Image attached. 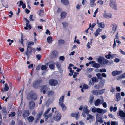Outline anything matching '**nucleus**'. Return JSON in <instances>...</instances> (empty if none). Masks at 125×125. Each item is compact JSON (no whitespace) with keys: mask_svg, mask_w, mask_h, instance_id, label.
Here are the masks:
<instances>
[{"mask_svg":"<svg viewBox=\"0 0 125 125\" xmlns=\"http://www.w3.org/2000/svg\"><path fill=\"white\" fill-rule=\"evenodd\" d=\"M94 87L95 89H99L100 88V86L98 84H95L94 86Z\"/></svg>","mask_w":125,"mask_h":125,"instance_id":"3c124183","label":"nucleus"},{"mask_svg":"<svg viewBox=\"0 0 125 125\" xmlns=\"http://www.w3.org/2000/svg\"><path fill=\"white\" fill-rule=\"evenodd\" d=\"M98 90L99 94H102L105 92V89H104Z\"/></svg>","mask_w":125,"mask_h":125,"instance_id":"c85d7f7f","label":"nucleus"},{"mask_svg":"<svg viewBox=\"0 0 125 125\" xmlns=\"http://www.w3.org/2000/svg\"><path fill=\"white\" fill-rule=\"evenodd\" d=\"M43 113V112L42 111H40L37 114L36 117H37L40 118L41 116Z\"/></svg>","mask_w":125,"mask_h":125,"instance_id":"2f4dec72","label":"nucleus"},{"mask_svg":"<svg viewBox=\"0 0 125 125\" xmlns=\"http://www.w3.org/2000/svg\"><path fill=\"white\" fill-rule=\"evenodd\" d=\"M92 117V116L90 115H89L87 116V120H89Z\"/></svg>","mask_w":125,"mask_h":125,"instance_id":"338daca9","label":"nucleus"},{"mask_svg":"<svg viewBox=\"0 0 125 125\" xmlns=\"http://www.w3.org/2000/svg\"><path fill=\"white\" fill-rule=\"evenodd\" d=\"M59 106L61 107L62 111H65L67 110V108L63 103L59 104Z\"/></svg>","mask_w":125,"mask_h":125,"instance_id":"f3484780","label":"nucleus"},{"mask_svg":"<svg viewBox=\"0 0 125 125\" xmlns=\"http://www.w3.org/2000/svg\"><path fill=\"white\" fill-rule=\"evenodd\" d=\"M47 68V67L46 65H42L41 67V69L42 70H46Z\"/></svg>","mask_w":125,"mask_h":125,"instance_id":"49530a36","label":"nucleus"},{"mask_svg":"<svg viewBox=\"0 0 125 125\" xmlns=\"http://www.w3.org/2000/svg\"><path fill=\"white\" fill-rule=\"evenodd\" d=\"M119 115L122 118V120L124 121V125H125V113L122 111H120L119 112Z\"/></svg>","mask_w":125,"mask_h":125,"instance_id":"20e7f679","label":"nucleus"},{"mask_svg":"<svg viewBox=\"0 0 125 125\" xmlns=\"http://www.w3.org/2000/svg\"><path fill=\"white\" fill-rule=\"evenodd\" d=\"M81 5L80 4H78L77 5L76 8L78 9H80L81 8Z\"/></svg>","mask_w":125,"mask_h":125,"instance_id":"680f3d73","label":"nucleus"},{"mask_svg":"<svg viewBox=\"0 0 125 125\" xmlns=\"http://www.w3.org/2000/svg\"><path fill=\"white\" fill-rule=\"evenodd\" d=\"M54 93L53 91H50L47 93V94L48 96H51L53 95Z\"/></svg>","mask_w":125,"mask_h":125,"instance_id":"c9c22d12","label":"nucleus"},{"mask_svg":"<svg viewBox=\"0 0 125 125\" xmlns=\"http://www.w3.org/2000/svg\"><path fill=\"white\" fill-rule=\"evenodd\" d=\"M123 78H125V75L124 73L119 76L117 77V79L118 80Z\"/></svg>","mask_w":125,"mask_h":125,"instance_id":"f704fd0d","label":"nucleus"},{"mask_svg":"<svg viewBox=\"0 0 125 125\" xmlns=\"http://www.w3.org/2000/svg\"><path fill=\"white\" fill-rule=\"evenodd\" d=\"M42 90L43 91V93L45 94L46 93V91L48 90L49 89V86L48 85H44L41 87Z\"/></svg>","mask_w":125,"mask_h":125,"instance_id":"0eeeda50","label":"nucleus"},{"mask_svg":"<svg viewBox=\"0 0 125 125\" xmlns=\"http://www.w3.org/2000/svg\"><path fill=\"white\" fill-rule=\"evenodd\" d=\"M57 68L58 69H59L61 66V65L58 62H57L56 64Z\"/></svg>","mask_w":125,"mask_h":125,"instance_id":"bf43d9fd","label":"nucleus"},{"mask_svg":"<svg viewBox=\"0 0 125 125\" xmlns=\"http://www.w3.org/2000/svg\"><path fill=\"white\" fill-rule=\"evenodd\" d=\"M97 24H98V26L99 27L103 28H104L105 25L103 22L99 23L98 21L97 20Z\"/></svg>","mask_w":125,"mask_h":125,"instance_id":"f8f14e48","label":"nucleus"},{"mask_svg":"<svg viewBox=\"0 0 125 125\" xmlns=\"http://www.w3.org/2000/svg\"><path fill=\"white\" fill-rule=\"evenodd\" d=\"M4 85L5 86L3 88L4 90L5 91H8L9 89V87L8 86L7 84L6 83Z\"/></svg>","mask_w":125,"mask_h":125,"instance_id":"e433bc0d","label":"nucleus"},{"mask_svg":"<svg viewBox=\"0 0 125 125\" xmlns=\"http://www.w3.org/2000/svg\"><path fill=\"white\" fill-rule=\"evenodd\" d=\"M104 100H101L100 99H98L96 100L94 103V105L95 106H97L99 104H101L104 102Z\"/></svg>","mask_w":125,"mask_h":125,"instance_id":"9d476101","label":"nucleus"},{"mask_svg":"<svg viewBox=\"0 0 125 125\" xmlns=\"http://www.w3.org/2000/svg\"><path fill=\"white\" fill-rule=\"evenodd\" d=\"M83 112L87 114L89 113V110L87 109V106L86 105H85L84 106Z\"/></svg>","mask_w":125,"mask_h":125,"instance_id":"dca6fc26","label":"nucleus"},{"mask_svg":"<svg viewBox=\"0 0 125 125\" xmlns=\"http://www.w3.org/2000/svg\"><path fill=\"white\" fill-rule=\"evenodd\" d=\"M29 115V112L28 110L24 111L23 113V116L24 117H26Z\"/></svg>","mask_w":125,"mask_h":125,"instance_id":"ddd939ff","label":"nucleus"},{"mask_svg":"<svg viewBox=\"0 0 125 125\" xmlns=\"http://www.w3.org/2000/svg\"><path fill=\"white\" fill-rule=\"evenodd\" d=\"M104 59V57L100 56L99 58L97 59V61L99 63L102 64Z\"/></svg>","mask_w":125,"mask_h":125,"instance_id":"a211bd4d","label":"nucleus"},{"mask_svg":"<svg viewBox=\"0 0 125 125\" xmlns=\"http://www.w3.org/2000/svg\"><path fill=\"white\" fill-rule=\"evenodd\" d=\"M96 0H90V4L91 7H93L96 5L94 2Z\"/></svg>","mask_w":125,"mask_h":125,"instance_id":"412c9836","label":"nucleus"},{"mask_svg":"<svg viewBox=\"0 0 125 125\" xmlns=\"http://www.w3.org/2000/svg\"><path fill=\"white\" fill-rule=\"evenodd\" d=\"M51 108H48L45 111V112L43 113V115L47 114L51 110Z\"/></svg>","mask_w":125,"mask_h":125,"instance_id":"ea45409f","label":"nucleus"},{"mask_svg":"<svg viewBox=\"0 0 125 125\" xmlns=\"http://www.w3.org/2000/svg\"><path fill=\"white\" fill-rule=\"evenodd\" d=\"M108 62V61L106 59H104H104L103 63L102 64H106Z\"/></svg>","mask_w":125,"mask_h":125,"instance_id":"79ce46f5","label":"nucleus"},{"mask_svg":"<svg viewBox=\"0 0 125 125\" xmlns=\"http://www.w3.org/2000/svg\"><path fill=\"white\" fill-rule=\"evenodd\" d=\"M97 111L98 113H102L103 112V109L100 108H97Z\"/></svg>","mask_w":125,"mask_h":125,"instance_id":"37998d69","label":"nucleus"},{"mask_svg":"<svg viewBox=\"0 0 125 125\" xmlns=\"http://www.w3.org/2000/svg\"><path fill=\"white\" fill-rule=\"evenodd\" d=\"M27 119L30 122H32L34 119L32 116H30L27 118Z\"/></svg>","mask_w":125,"mask_h":125,"instance_id":"bb28decb","label":"nucleus"},{"mask_svg":"<svg viewBox=\"0 0 125 125\" xmlns=\"http://www.w3.org/2000/svg\"><path fill=\"white\" fill-rule=\"evenodd\" d=\"M93 66L95 68H99L100 67V65L98 63H94L93 64Z\"/></svg>","mask_w":125,"mask_h":125,"instance_id":"58836bf2","label":"nucleus"},{"mask_svg":"<svg viewBox=\"0 0 125 125\" xmlns=\"http://www.w3.org/2000/svg\"><path fill=\"white\" fill-rule=\"evenodd\" d=\"M27 49V50L25 52L26 54L27 55V59H28L29 58L30 56L31 55L32 52L31 49L30 51H29Z\"/></svg>","mask_w":125,"mask_h":125,"instance_id":"2eb2a0df","label":"nucleus"},{"mask_svg":"<svg viewBox=\"0 0 125 125\" xmlns=\"http://www.w3.org/2000/svg\"><path fill=\"white\" fill-rule=\"evenodd\" d=\"M27 27H28L29 28L31 29V25L28 23H26V24Z\"/></svg>","mask_w":125,"mask_h":125,"instance_id":"774afa93","label":"nucleus"},{"mask_svg":"<svg viewBox=\"0 0 125 125\" xmlns=\"http://www.w3.org/2000/svg\"><path fill=\"white\" fill-rule=\"evenodd\" d=\"M62 3L65 5H68L69 4V2L68 0H61Z\"/></svg>","mask_w":125,"mask_h":125,"instance_id":"b1692460","label":"nucleus"},{"mask_svg":"<svg viewBox=\"0 0 125 125\" xmlns=\"http://www.w3.org/2000/svg\"><path fill=\"white\" fill-rule=\"evenodd\" d=\"M65 43V41L63 40L60 39L58 41V44H63Z\"/></svg>","mask_w":125,"mask_h":125,"instance_id":"cd10ccee","label":"nucleus"},{"mask_svg":"<svg viewBox=\"0 0 125 125\" xmlns=\"http://www.w3.org/2000/svg\"><path fill=\"white\" fill-rule=\"evenodd\" d=\"M47 40L48 42L50 43H51L52 42V37L51 36H49L47 38Z\"/></svg>","mask_w":125,"mask_h":125,"instance_id":"72a5a7b5","label":"nucleus"},{"mask_svg":"<svg viewBox=\"0 0 125 125\" xmlns=\"http://www.w3.org/2000/svg\"><path fill=\"white\" fill-rule=\"evenodd\" d=\"M102 30L98 28L96 30V31L94 33L95 36H97L98 35L100 34L99 32L102 31Z\"/></svg>","mask_w":125,"mask_h":125,"instance_id":"6ab92c4d","label":"nucleus"},{"mask_svg":"<svg viewBox=\"0 0 125 125\" xmlns=\"http://www.w3.org/2000/svg\"><path fill=\"white\" fill-rule=\"evenodd\" d=\"M97 78L100 79L102 80L103 79V78L101 76V74L99 73H97L96 74Z\"/></svg>","mask_w":125,"mask_h":125,"instance_id":"473e14b6","label":"nucleus"},{"mask_svg":"<svg viewBox=\"0 0 125 125\" xmlns=\"http://www.w3.org/2000/svg\"><path fill=\"white\" fill-rule=\"evenodd\" d=\"M83 88L85 89H87L88 87V85H86V84H83Z\"/></svg>","mask_w":125,"mask_h":125,"instance_id":"864d4df0","label":"nucleus"},{"mask_svg":"<svg viewBox=\"0 0 125 125\" xmlns=\"http://www.w3.org/2000/svg\"><path fill=\"white\" fill-rule=\"evenodd\" d=\"M49 83L52 86H54L56 85L57 84L58 82L56 80L52 79L49 81Z\"/></svg>","mask_w":125,"mask_h":125,"instance_id":"423d86ee","label":"nucleus"},{"mask_svg":"<svg viewBox=\"0 0 125 125\" xmlns=\"http://www.w3.org/2000/svg\"><path fill=\"white\" fill-rule=\"evenodd\" d=\"M91 80L93 82H95L96 81V77H93L91 78Z\"/></svg>","mask_w":125,"mask_h":125,"instance_id":"4d7b16f0","label":"nucleus"},{"mask_svg":"<svg viewBox=\"0 0 125 125\" xmlns=\"http://www.w3.org/2000/svg\"><path fill=\"white\" fill-rule=\"evenodd\" d=\"M104 17L105 18L110 19L112 18V15L110 13H108L106 11H104V13L103 15Z\"/></svg>","mask_w":125,"mask_h":125,"instance_id":"6e6552de","label":"nucleus"},{"mask_svg":"<svg viewBox=\"0 0 125 125\" xmlns=\"http://www.w3.org/2000/svg\"><path fill=\"white\" fill-rule=\"evenodd\" d=\"M55 63L52 61H50L48 63H46V65H49L50 68L52 69H53L54 68V65Z\"/></svg>","mask_w":125,"mask_h":125,"instance_id":"39448f33","label":"nucleus"},{"mask_svg":"<svg viewBox=\"0 0 125 125\" xmlns=\"http://www.w3.org/2000/svg\"><path fill=\"white\" fill-rule=\"evenodd\" d=\"M122 73V71H115L112 72V74L113 76H115L119 75Z\"/></svg>","mask_w":125,"mask_h":125,"instance_id":"9b49d317","label":"nucleus"},{"mask_svg":"<svg viewBox=\"0 0 125 125\" xmlns=\"http://www.w3.org/2000/svg\"><path fill=\"white\" fill-rule=\"evenodd\" d=\"M120 61L119 59L118 58H115L114 59V61L116 62H119Z\"/></svg>","mask_w":125,"mask_h":125,"instance_id":"0e129e2a","label":"nucleus"},{"mask_svg":"<svg viewBox=\"0 0 125 125\" xmlns=\"http://www.w3.org/2000/svg\"><path fill=\"white\" fill-rule=\"evenodd\" d=\"M97 108H96L95 107H94L92 109V111L94 113L96 112L97 111Z\"/></svg>","mask_w":125,"mask_h":125,"instance_id":"8fccbe9b","label":"nucleus"},{"mask_svg":"<svg viewBox=\"0 0 125 125\" xmlns=\"http://www.w3.org/2000/svg\"><path fill=\"white\" fill-rule=\"evenodd\" d=\"M111 58H115L116 57H117V55L115 54H111Z\"/></svg>","mask_w":125,"mask_h":125,"instance_id":"603ef678","label":"nucleus"},{"mask_svg":"<svg viewBox=\"0 0 125 125\" xmlns=\"http://www.w3.org/2000/svg\"><path fill=\"white\" fill-rule=\"evenodd\" d=\"M92 93L94 95H99L98 90H94L91 91Z\"/></svg>","mask_w":125,"mask_h":125,"instance_id":"a878e982","label":"nucleus"},{"mask_svg":"<svg viewBox=\"0 0 125 125\" xmlns=\"http://www.w3.org/2000/svg\"><path fill=\"white\" fill-rule=\"evenodd\" d=\"M64 96L61 97L60 98L59 101V104L63 103L64 100Z\"/></svg>","mask_w":125,"mask_h":125,"instance_id":"4be33fe9","label":"nucleus"},{"mask_svg":"<svg viewBox=\"0 0 125 125\" xmlns=\"http://www.w3.org/2000/svg\"><path fill=\"white\" fill-rule=\"evenodd\" d=\"M35 106V103L32 101H30L29 104V107L31 110L33 109Z\"/></svg>","mask_w":125,"mask_h":125,"instance_id":"1a4fd4ad","label":"nucleus"},{"mask_svg":"<svg viewBox=\"0 0 125 125\" xmlns=\"http://www.w3.org/2000/svg\"><path fill=\"white\" fill-rule=\"evenodd\" d=\"M109 5L110 7L115 10H117L116 2L115 0H111Z\"/></svg>","mask_w":125,"mask_h":125,"instance_id":"f257e3e1","label":"nucleus"},{"mask_svg":"<svg viewBox=\"0 0 125 125\" xmlns=\"http://www.w3.org/2000/svg\"><path fill=\"white\" fill-rule=\"evenodd\" d=\"M116 97L117 101H118L120 100V95L119 93H117L116 94Z\"/></svg>","mask_w":125,"mask_h":125,"instance_id":"7c9ffc66","label":"nucleus"},{"mask_svg":"<svg viewBox=\"0 0 125 125\" xmlns=\"http://www.w3.org/2000/svg\"><path fill=\"white\" fill-rule=\"evenodd\" d=\"M105 57L108 59H110L111 58V54H109L108 55L105 56Z\"/></svg>","mask_w":125,"mask_h":125,"instance_id":"e2e57ef3","label":"nucleus"},{"mask_svg":"<svg viewBox=\"0 0 125 125\" xmlns=\"http://www.w3.org/2000/svg\"><path fill=\"white\" fill-rule=\"evenodd\" d=\"M59 59L61 60H62L63 61L64 60L65 58L63 56H61L59 58Z\"/></svg>","mask_w":125,"mask_h":125,"instance_id":"052dcab7","label":"nucleus"},{"mask_svg":"<svg viewBox=\"0 0 125 125\" xmlns=\"http://www.w3.org/2000/svg\"><path fill=\"white\" fill-rule=\"evenodd\" d=\"M30 96L31 98L33 100H35L37 99V97L35 94H31L30 95Z\"/></svg>","mask_w":125,"mask_h":125,"instance_id":"c756f323","label":"nucleus"},{"mask_svg":"<svg viewBox=\"0 0 125 125\" xmlns=\"http://www.w3.org/2000/svg\"><path fill=\"white\" fill-rule=\"evenodd\" d=\"M99 72L101 73L105 72H106V70L104 68H102L99 70Z\"/></svg>","mask_w":125,"mask_h":125,"instance_id":"09e8293b","label":"nucleus"},{"mask_svg":"<svg viewBox=\"0 0 125 125\" xmlns=\"http://www.w3.org/2000/svg\"><path fill=\"white\" fill-rule=\"evenodd\" d=\"M2 113L5 115H7L9 111L8 112L6 110H5L2 111Z\"/></svg>","mask_w":125,"mask_h":125,"instance_id":"6e6d98bb","label":"nucleus"},{"mask_svg":"<svg viewBox=\"0 0 125 125\" xmlns=\"http://www.w3.org/2000/svg\"><path fill=\"white\" fill-rule=\"evenodd\" d=\"M96 120L97 121L99 122L100 123H103L104 122L102 120L101 118L96 116Z\"/></svg>","mask_w":125,"mask_h":125,"instance_id":"393cba45","label":"nucleus"},{"mask_svg":"<svg viewBox=\"0 0 125 125\" xmlns=\"http://www.w3.org/2000/svg\"><path fill=\"white\" fill-rule=\"evenodd\" d=\"M61 118V115L58 113L57 112H55V115L53 116L54 119L57 121H59Z\"/></svg>","mask_w":125,"mask_h":125,"instance_id":"7ed1b4c3","label":"nucleus"},{"mask_svg":"<svg viewBox=\"0 0 125 125\" xmlns=\"http://www.w3.org/2000/svg\"><path fill=\"white\" fill-rule=\"evenodd\" d=\"M21 40H19V43H21V44L23 46V37H22L23 35H22V33H21Z\"/></svg>","mask_w":125,"mask_h":125,"instance_id":"a18cd8bd","label":"nucleus"},{"mask_svg":"<svg viewBox=\"0 0 125 125\" xmlns=\"http://www.w3.org/2000/svg\"><path fill=\"white\" fill-rule=\"evenodd\" d=\"M75 116V118L77 120L78 119L79 117V112H78L76 114Z\"/></svg>","mask_w":125,"mask_h":125,"instance_id":"5fc2aeb1","label":"nucleus"},{"mask_svg":"<svg viewBox=\"0 0 125 125\" xmlns=\"http://www.w3.org/2000/svg\"><path fill=\"white\" fill-rule=\"evenodd\" d=\"M105 80H101L99 82V83L100 85L104 86L105 83Z\"/></svg>","mask_w":125,"mask_h":125,"instance_id":"4c0bfd02","label":"nucleus"},{"mask_svg":"<svg viewBox=\"0 0 125 125\" xmlns=\"http://www.w3.org/2000/svg\"><path fill=\"white\" fill-rule=\"evenodd\" d=\"M36 57L38 60H39L40 59L41 57V55L40 54H38L36 55Z\"/></svg>","mask_w":125,"mask_h":125,"instance_id":"13d9d810","label":"nucleus"},{"mask_svg":"<svg viewBox=\"0 0 125 125\" xmlns=\"http://www.w3.org/2000/svg\"><path fill=\"white\" fill-rule=\"evenodd\" d=\"M94 98V97L93 95H91L89 97V102L90 104H92L93 102V99Z\"/></svg>","mask_w":125,"mask_h":125,"instance_id":"5701e85b","label":"nucleus"},{"mask_svg":"<svg viewBox=\"0 0 125 125\" xmlns=\"http://www.w3.org/2000/svg\"><path fill=\"white\" fill-rule=\"evenodd\" d=\"M116 46V41L115 39L114 40V43L113 46V48L114 49L115 47Z\"/></svg>","mask_w":125,"mask_h":125,"instance_id":"69168bd1","label":"nucleus"},{"mask_svg":"<svg viewBox=\"0 0 125 125\" xmlns=\"http://www.w3.org/2000/svg\"><path fill=\"white\" fill-rule=\"evenodd\" d=\"M15 115V113L14 112H12L11 114H10L9 115V117H11L14 116Z\"/></svg>","mask_w":125,"mask_h":125,"instance_id":"c03bdc74","label":"nucleus"},{"mask_svg":"<svg viewBox=\"0 0 125 125\" xmlns=\"http://www.w3.org/2000/svg\"><path fill=\"white\" fill-rule=\"evenodd\" d=\"M52 115V114L50 113L48 115H43L44 117L45 121H47L48 120V118L51 116Z\"/></svg>","mask_w":125,"mask_h":125,"instance_id":"aec40b11","label":"nucleus"},{"mask_svg":"<svg viewBox=\"0 0 125 125\" xmlns=\"http://www.w3.org/2000/svg\"><path fill=\"white\" fill-rule=\"evenodd\" d=\"M116 26H113V27L112 28V32H113V33H114L116 30Z\"/></svg>","mask_w":125,"mask_h":125,"instance_id":"de8ad7c7","label":"nucleus"},{"mask_svg":"<svg viewBox=\"0 0 125 125\" xmlns=\"http://www.w3.org/2000/svg\"><path fill=\"white\" fill-rule=\"evenodd\" d=\"M63 27L65 28L67 27L68 25V23L66 22H64L62 23Z\"/></svg>","mask_w":125,"mask_h":125,"instance_id":"a19ab883","label":"nucleus"},{"mask_svg":"<svg viewBox=\"0 0 125 125\" xmlns=\"http://www.w3.org/2000/svg\"><path fill=\"white\" fill-rule=\"evenodd\" d=\"M66 13L64 11H63L61 13L60 15L61 16L60 19H63L66 16Z\"/></svg>","mask_w":125,"mask_h":125,"instance_id":"4468645a","label":"nucleus"},{"mask_svg":"<svg viewBox=\"0 0 125 125\" xmlns=\"http://www.w3.org/2000/svg\"><path fill=\"white\" fill-rule=\"evenodd\" d=\"M40 80H35L33 83V86L35 88H38L39 87V84L42 82Z\"/></svg>","mask_w":125,"mask_h":125,"instance_id":"f03ea898","label":"nucleus"}]
</instances>
